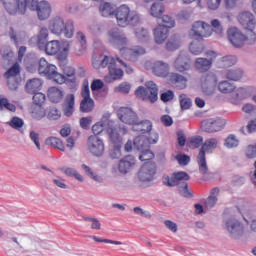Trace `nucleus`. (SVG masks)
Masks as SVG:
<instances>
[{"label":"nucleus","mask_w":256,"mask_h":256,"mask_svg":"<svg viewBox=\"0 0 256 256\" xmlns=\"http://www.w3.org/2000/svg\"><path fill=\"white\" fill-rule=\"evenodd\" d=\"M163 11H165L163 3L155 2L150 9V15H152V17H161L163 15Z\"/></svg>","instance_id":"79ce46f5"},{"label":"nucleus","mask_w":256,"mask_h":256,"mask_svg":"<svg viewBox=\"0 0 256 256\" xmlns=\"http://www.w3.org/2000/svg\"><path fill=\"white\" fill-rule=\"evenodd\" d=\"M109 75L114 81L123 77V70H121V68H117V60H112L109 64Z\"/></svg>","instance_id":"2f4dec72"},{"label":"nucleus","mask_w":256,"mask_h":256,"mask_svg":"<svg viewBox=\"0 0 256 256\" xmlns=\"http://www.w3.org/2000/svg\"><path fill=\"white\" fill-rule=\"evenodd\" d=\"M232 97L235 101H241L242 99H245V97H247V88L240 87L234 89L232 92Z\"/></svg>","instance_id":"8fccbe9b"},{"label":"nucleus","mask_w":256,"mask_h":256,"mask_svg":"<svg viewBox=\"0 0 256 256\" xmlns=\"http://www.w3.org/2000/svg\"><path fill=\"white\" fill-rule=\"evenodd\" d=\"M238 21L244 29H247L248 31H255L256 27V21L255 16L251 12H242L238 16Z\"/></svg>","instance_id":"412c9836"},{"label":"nucleus","mask_w":256,"mask_h":256,"mask_svg":"<svg viewBox=\"0 0 256 256\" xmlns=\"http://www.w3.org/2000/svg\"><path fill=\"white\" fill-rule=\"evenodd\" d=\"M91 123H93V117L88 116V117H82L80 119V127L82 129H89L91 127Z\"/></svg>","instance_id":"338daca9"},{"label":"nucleus","mask_w":256,"mask_h":256,"mask_svg":"<svg viewBox=\"0 0 256 256\" xmlns=\"http://www.w3.org/2000/svg\"><path fill=\"white\" fill-rule=\"evenodd\" d=\"M76 39L80 44L82 51H85L87 49V36H85L83 32L78 31L76 33Z\"/></svg>","instance_id":"4d7b16f0"},{"label":"nucleus","mask_w":256,"mask_h":256,"mask_svg":"<svg viewBox=\"0 0 256 256\" xmlns=\"http://www.w3.org/2000/svg\"><path fill=\"white\" fill-rule=\"evenodd\" d=\"M181 44V36H179L178 34H174L166 42V49L167 51H177V49L181 47Z\"/></svg>","instance_id":"c756f323"},{"label":"nucleus","mask_w":256,"mask_h":256,"mask_svg":"<svg viewBox=\"0 0 256 256\" xmlns=\"http://www.w3.org/2000/svg\"><path fill=\"white\" fill-rule=\"evenodd\" d=\"M49 31L54 35H64L67 39H71L75 33V25L73 20H64L60 16L52 18L49 22Z\"/></svg>","instance_id":"f03ea898"},{"label":"nucleus","mask_w":256,"mask_h":256,"mask_svg":"<svg viewBox=\"0 0 256 256\" xmlns=\"http://www.w3.org/2000/svg\"><path fill=\"white\" fill-rule=\"evenodd\" d=\"M117 115L120 121L126 125H133V123H137V119L139 118L137 113H135V111L129 107H121L118 110Z\"/></svg>","instance_id":"f3484780"},{"label":"nucleus","mask_w":256,"mask_h":256,"mask_svg":"<svg viewBox=\"0 0 256 256\" xmlns=\"http://www.w3.org/2000/svg\"><path fill=\"white\" fill-rule=\"evenodd\" d=\"M211 65H213V62L207 58H197L195 61V67L198 71H209Z\"/></svg>","instance_id":"f704fd0d"},{"label":"nucleus","mask_w":256,"mask_h":256,"mask_svg":"<svg viewBox=\"0 0 256 256\" xmlns=\"http://www.w3.org/2000/svg\"><path fill=\"white\" fill-rule=\"evenodd\" d=\"M61 171H63V173H65L67 177H75L77 181H80V182L85 181V178H83V176L79 174V172H77L74 168L64 167L61 169Z\"/></svg>","instance_id":"37998d69"},{"label":"nucleus","mask_w":256,"mask_h":256,"mask_svg":"<svg viewBox=\"0 0 256 256\" xmlns=\"http://www.w3.org/2000/svg\"><path fill=\"white\" fill-rule=\"evenodd\" d=\"M65 93L58 87H50L48 89V98L52 103H61Z\"/></svg>","instance_id":"c85d7f7f"},{"label":"nucleus","mask_w":256,"mask_h":256,"mask_svg":"<svg viewBox=\"0 0 256 256\" xmlns=\"http://www.w3.org/2000/svg\"><path fill=\"white\" fill-rule=\"evenodd\" d=\"M135 95L143 101L155 103V101L159 99V88H157V84L153 81H148L145 83V87L139 86L138 89H136Z\"/></svg>","instance_id":"0eeeda50"},{"label":"nucleus","mask_w":256,"mask_h":256,"mask_svg":"<svg viewBox=\"0 0 256 256\" xmlns=\"http://www.w3.org/2000/svg\"><path fill=\"white\" fill-rule=\"evenodd\" d=\"M174 67L179 73L189 71L191 69V58H189V54L185 51H180L174 62Z\"/></svg>","instance_id":"6ab92c4d"},{"label":"nucleus","mask_w":256,"mask_h":256,"mask_svg":"<svg viewBox=\"0 0 256 256\" xmlns=\"http://www.w3.org/2000/svg\"><path fill=\"white\" fill-rule=\"evenodd\" d=\"M119 131L125 135L127 133V127L117 125L114 121H107V133L112 145H123V138L119 134Z\"/></svg>","instance_id":"9d476101"},{"label":"nucleus","mask_w":256,"mask_h":256,"mask_svg":"<svg viewBox=\"0 0 256 256\" xmlns=\"http://www.w3.org/2000/svg\"><path fill=\"white\" fill-rule=\"evenodd\" d=\"M114 148L110 153V156L112 159H120L121 157V147H123V144H116L113 145Z\"/></svg>","instance_id":"69168bd1"},{"label":"nucleus","mask_w":256,"mask_h":256,"mask_svg":"<svg viewBox=\"0 0 256 256\" xmlns=\"http://www.w3.org/2000/svg\"><path fill=\"white\" fill-rule=\"evenodd\" d=\"M132 130L136 133H141V135L151 133V131H153V122L150 120H142L139 122L138 118L137 121L132 124Z\"/></svg>","instance_id":"b1692460"},{"label":"nucleus","mask_w":256,"mask_h":256,"mask_svg":"<svg viewBox=\"0 0 256 256\" xmlns=\"http://www.w3.org/2000/svg\"><path fill=\"white\" fill-rule=\"evenodd\" d=\"M62 70L64 73L62 75L65 77V81H67V77H70L71 83H75V68L71 66H63Z\"/></svg>","instance_id":"603ef678"},{"label":"nucleus","mask_w":256,"mask_h":256,"mask_svg":"<svg viewBox=\"0 0 256 256\" xmlns=\"http://www.w3.org/2000/svg\"><path fill=\"white\" fill-rule=\"evenodd\" d=\"M38 71L40 75L53 79L59 85L65 83V76L57 72V66L50 64L45 58L40 59Z\"/></svg>","instance_id":"39448f33"},{"label":"nucleus","mask_w":256,"mask_h":256,"mask_svg":"<svg viewBox=\"0 0 256 256\" xmlns=\"http://www.w3.org/2000/svg\"><path fill=\"white\" fill-rule=\"evenodd\" d=\"M46 145H50L51 147H55V149H59V151H65V145H63V141L57 137H49L46 139Z\"/></svg>","instance_id":"58836bf2"},{"label":"nucleus","mask_w":256,"mask_h":256,"mask_svg":"<svg viewBox=\"0 0 256 256\" xmlns=\"http://www.w3.org/2000/svg\"><path fill=\"white\" fill-rule=\"evenodd\" d=\"M215 87H217V75L209 72L202 79V90L205 95H213L215 93Z\"/></svg>","instance_id":"aec40b11"},{"label":"nucleus","mask_w":256,"mask_h":256,"mask_svg":"<svg viewBox=\"0 0 256 256\" xmlns=\"http://www.w3.org/2000/svg\"><path fill=\"white\" fill-rule=\"evenodd\" d=\"M152 71L156 77H167L169 75V65L167 62L156 61L153 64Z\"/></svg>","instance_id":"393cba45"},{"label":"nucleus","mask_w":256,"mask_h":256,"mask_svg":"<svg viewBox=\"0 0 256 256\" xmlns=\"http://www.w3.org/2000/svg\"><path fill=\"white\" fill-rule=\"evenodd\" d=\"M5 9L10 15H25L27 0H2Z\"/></svg>","instance_id":"ddd939ff"},{"label":"nucleus","mask_w":256,"mask_h":256,"mask_svg":"<svg viewBox=\"0 0 256 256\" xmlns=\"http://www.w3.org/2000/svg\"><path fill=\"white\" fill-rule=\"evenodd\" d=\"M33 103L34 105H38V107H41V105H43V103H45V94L41 93V92H35L33 94Z\"/></svg>","instance_id":"052dcab7"},{"label":"nucleus","mask_w":256,"mask_h":256,"mask_svg":"<svg viewBox=\"0 0 256 256\" xmlns=\"http://www.w3.org/2000/svg\"><path fill=\"white\" fill-rule=\"evenodd\" d=\"M135 37L140 43H145V41H149V31L145 28H137L135 30Z\"/></svg>","instance_id":"c03bdc74"},{"label":"nucleus","mask_w":256,"mask_h":256,"mask_svg":"<svg viewBox=\"0 0 256 256\" xmlns=\"http://www.w3.org/2000/svg\"><path fill=\"white\" fill-rule=\"evenodd\" d=\"M235 89V84L229 82L228 80L221 81L218 84V91H220V93H223L224 95H229L233 93Z\"/></svg>","instance_id":"473e14b6"},{"label":"nucleus","mask_w":256,"mask_h":256,"mask_svg":"<svg viewBox=\"0 0 256 256\" xmlns=\"http://www.w3.org/2000/svg\"><path fill=\"white\" fill-rule=\"evenodd\" d=\"M82 169L85 171L86 175L90 177V179H93V181H96V183H103V177L95 174L91 167H89L87 164L81 165Z\"/></svg>","instance_id":"ea45409f"},{"label":"nucleus","mask_w":256,"mask_h":256,"mask_svg":"<svg viewBox=\"0 0 256 256\" xmlns=\"http://www.w3.org/2000/svg\"><path fill=\"white\" fill-rule=\"evenodd\" d=\"M41 87H43V82L39 78H33L27 81L25 85V90L33 95L34 93H38L41 91Z\"/></svg>","instance_id":"cd10ccee"},{"label":"nucleus","mask_w":256,"mask_h":256,"mask_svg":"<svg viewBox=\"0 0 256 256\" xmlns=\"http://www.w3.org/2000/svg\"><path fill=\"white\" fill-rule=\"evenodd\" d=\"M134 147L138 149V151H143L145 149V138L142 136H138L134 139L133 142Z\"/></svg>","instance_id":"e2e57ef3"},{"label":"nucleus","mask_w":256,"mask_h":256,"mask_svg":"<svg viewBox=\"0 0 256 256\" xmlns=\"http://www.w3.org/2000/svg\"><path fill=\"white\" fill-rule=\"evenodd\" d=\"M49 37V30L42 28L38 34V45H44L45 40Z\"/></svg>","instance_id":"680f3d73"},{"label":"nucleus","mask_w":256,"mask_h":256,"mask_svg":"<svg viewBox=\"0 0 256 256\" xmlns=\"http://www.w3.org/2000/svg\"><path fill=\"white\" fill-rule=\"evenodd\" d=\"M189 179H191V176L187 172H174L171 177H163V185H166V187H177L183 183L181 181H189Z\"/></svg>","instance_id":"4468645a"},{"label":"nucleus","mask_w":256,"mask_h":256,"mask_svg":"<svg viewBox=\"0 0 256 256\" xmlns=\"http://www.w3.org/2000/svg\"><path fill=\"white\" fill-rule=\"evenodd\" d=\"M178 191L182 197L191 198L193 193L189 190V184L187 182H182L178 185Z\"/></svg>","instance_id":"49530a36"},{"label":"nucleus","mask_w":256,"mask_h":256,"mask_svg":"<svg viewBox=\"0 0 256 256\" xmlns=\"http://www.w3.org/2000/svg\"><path fill=\"white\" fill-rule=\"evenodd\" d=\"M155 173H157V166H155V163L146 162L138 172V179L142 183H151V181L155 179Z\"/></svg>","instance_id":"f8f14e48"},{"label":"nucleus","mask_w":256,"mask_h":256,"mask_svg":"<svg viewBox=\"0 0 256 256\" xmlns=\"http://www.w3.org/2000/svg\"><path fill=\"white\" fill-rule=\"evenodd\" d=\"M170 81L171 83H180L181 84V89H185V85L187 83V79L184 78L183 75L177 74V73H171L170 74Z\"/></svg>","instance_id":"de8ad7c7"},{"label":"nucleus","mask_w":256,"mask_h":256,"mask_svg":"<svg viewBox=\"0 0 256 256\" xmlns=\"http://www.w3.org/2000/svg\"><path fill=\"white\" fill-rule=\"evenodd\" d=\"M222 228L233 241H239L245 236V225L236 218L224 220Z\"/></svg>","instance_id":"20e7f679"},{"label":"nucleus","mask_w":256,"mask_h":256,"mask_svg":"<svg viewBox=\"0 0 256 256\" xmlns=\"http://www.w3.org/2000/svg\"><path fill=\"white\" fill-rule=\"evenodd\" d=\"M180 107L182 111H187V109H191L192 101L185 94L179 95Z\"/></svg>","instance_id":"3c124183"},{"label":"nucleus","mask_w":256,"mask_h":256,"mask_svg":"<svg viewBox=\"0 0 256 256\" xmlns=\"http://www.w3.org/2000/svg\"><path fill=\"white\" fill-rule=\"evenodd\" d=\"M47 118L50 121H57L58 119H61V112L56 107H50L48 109Z\"/></svg>","instance_id":"5fc2aeb1"},{"label":"nucleus","mask_w":256,"mask_h":256,"mask_svg":"<svg viewBox=\"0 0 256 256\" xmlns=\"http://www.w3.org/2000/svg\"><path fill=\"white\" fill-rule=\"evenodd\" d=\"M167 37H169V29H167V27L158 25L154 29V40L158 45L165 43Z\"/></svg>","instance_id":"a878e982"},{"label":"nucleus","mask_w":256,"mask_h":256,"mask_svg":"<svg viewBox=\"0 0 256 256\" xmlns=\"http://www.w3.org/2000/svg\"><path fill=\"white\" fill-rule=\"evenodd\" d=\"M87 151L93 157H103L105 155V142L97 135H90L86 143Z\"/></svg>","instance_id":"1a4fd4ad"},{"label":"nucleus","mask_w":256,"mask_h":256,"mask_svg":"<svg viewBox=\"0 0 256 256\" xmlns=\"http://www.w3.org/2000/svg\"><path fill=\"white\" fill-rule=\"evenodd\" d=\"M219 195V188H213L211 190L210 196L205 201V207L207 209H213L217 203V196Z\"/></svg>","instance_id":"e433bc0d"},{"label":"nucleus","mask_w":256,"mask_h":256,"mask_svg":"<svg viewBox=\"0 0 256 256\" xmlns=\"http://www.w3.org/2000/svg\"><path fill=\"white\" fill-rule=\"evenodd\" d=\"M133 165H135V157L128 155L120 160L118 169L120 173H129L133 168Z\"/></svg>","instance_id":"bb28decb"},{"label":"nucleus","mask_w":256,"mask_h":256,"mask_svg":"<svg viewBox=\"0 0 256 256\" xmlns=\"http://www.w3.org/2000/svg\"><path fill=\"white\" fill-rule=\"evenodd\" d=\"M103 86H104L103 81L99 79H96L92 82L91 89L94 97H97V94L99 93V91H101V89H103Z\"/></svg>","instance_id":"13d9d810"},{"label":"nucleus","mask_w":256,"mask_h":256,"mask_svg":"<svg viewBox=\"0 0 256 256\" xmlns=\"http://www.w3.org/2000/svg\"><path fill=\"white\" fill-rule=\"evenodd\" d=\"M82 100L80 102V111L82 113H91L95 109V101L91 98V91L89 85H86L81 93Z\"/></svg>","instance_id":"2eb2a0df"},{"label":"nucleus","mask_w":256,"mask_h":256,"mask_svg":"<svg viewBox=\"0 0 256 256\" xmlns=\"http://www.w3.org/2000/svg\"><path fill=\"white\" fill-rule=\"evenodd\" d=\"M6 125L11 127L12 129H15L16 131H21L23 129V126L25 125V121L23 118H19V116H13L10 121L6 122Z\"/></svg>","instance_id":"c9c22d12"},{"label":"nucleus","mask_w":256,"mask_h":256,"mask_svg":"<svg viewBox=\"0 0 256 256\" xmlns=\"http://www.w3.org/2000/svg\"><path fill=\"white\" fill-rule=\"evenodd\" d=\"M161 21L163 23V24H161L162 27H166V29H173V27H175V19H173L169 15H164L161 18Z\"/></svg>","instance_id":"6e6d98bb"},{"label":"nucleus","mask_w":256,"mask_h":256,"mask_svg":"<svg viewBox=\"0 0 256 256\" xmlns=\"http://www.w3.org/2000/svg\"><path fill=\"white\" fill-rule=\"evenodd\" d=\"M107 121H113V120L106 119L105 121L97 122L96 124H94L92 126V132L94 133L93 135H97V137H99V135L103 133L104 129H106L107 131Z\"/></svg>","instance_id":"a18cd8bd"},{"label":"nucleus","mask_w":256,"mask_h":256,"mask_svg":"<svg viewBox=\"0 0 256 256\" xmlns=\"http://www.w3.org/2000/svg\"><path fill=\"white\" fill-rule=\"evenodd\" d=\"M189 50L193 55H201L203 53V44L192 42Z\"/></svg>","instance_id":"bf43d9fd"},{"label":"nucleus","mask_w":256,"mask_h":256,"mask_svg":"<svg viewBox=\"0 0 256 256\" xmlns=\"http://www.w3.org/2000/svg\"><path fill=\"white\" fill-rule=\"evenodd\" d=\"M99 11L102 17H111V15H115L119 27H127L128 25L135 26L141 21L139 13L131 10V8L125 4L119 6L115 10L111 3L103 2L100 4Z\"/></svg>","instance_id":"f257e3e1"},{"label":"nucleus","mask_w":256,"mask_h":256,"mask_svg":"<svg viewBox=\"0 0 256 256\" xmlns=\"http://www.w3.org/2000/svg\"><path fill=\"white\" fill-rule=\"evenodd\" d=\"M210 27L211 29L214 28V31L217 33V35H221V33H223V26H221V22L218 19L212 20Z\"/></svg>","instance_id":"0e129e2a"},{"label":"nucleus","mask_w":256,"mask_h":256,"mask_svg":"<svg viewBox=\"0 0 256 256\" xmlns=\"http://www.w3.org/2000/svg\"><path fill=\"white\" fill-rule=\"evenodd\" d=\"M21 73V67L19 63H15L7 72H5L4 77L6 79H11V77H17Z\"/></svg>","instance_id":"09e8293b"},{"label":"nucleus","mask_w":256,"mask_h":256,"mask_svg":"<svg viewBox=\"0 0 256 256\" xmlns=\"http://www.w3.org/2000/svg\"><path fill=\"white\" fill-rule=\"evenodd\" d=\"M246 157L248 159H255L256 157V147L255 145H249L246 149Z\"/></svg>","instance_id":"774afa93"},{"label":"nucleus","mask_w":256,"mask_h":256,"mask_svg":"<svg viewBox=\"0 0 256 256\" xmlns=\"http://www.w3.org/2000/svg\"><path fill=\"white\" fill-rule=\"evenodd\" d=\"M11 111V113H15L17 111V106L15 104H11L9 99L0 97V111Z\"/></svg>","instance_id":"a19ab883"},{"label":"nucleus","mask_w":256,"mask_h":256,"mask_svg":"<svg viewBox=\"0 0 256 256\" xmlns=\"http://www.w3.org/2000/svg\"><path fill=\"white\" fill-rule=\"evenodd\" d=\"M45 51L47 55H57L61 51V42L52 40L45 44Z\"/></svg>","instance_id":"7c9ffc66"},{"label":"nucleus","mask_w":256,"mask_h":256,"mask_svg":"<svg viewBox=\"0 0 256 256\" xmlns=\"http://www.w3.org/2000/svg\"><path fill=\"white\" fill-rule=\"evenodd\" d=\"M218 143L219 141L216 138H210L205 140V142L202 144V147L197 156L199 173H201V175H207V172L209 171V166H207V158L205 157V154L215 151V149H217Z\"/></svg>","instance_id":"7ed1b4c3"},{"label":"nucleus","mask_w":256,"mask_h":256,"mask_svg":"<svg viewBox=\"0 0 256 256\" xmlns=\"http://www.w3.org/2000/svg\"><path fill=\"white\" fill-rule=\"evenodd\" d=\"M226 124L227 121L222 118L208 119L202 122V129L206 133H217V131H221Z\"/></svg>","instance_id":"dca6fc26"},{"label":"nucleus","mask_w":256,"mask_h":256,"mask_svg":"<svg viewBox=\"0 0 256 256\" xmlns=\"http://www.w3.org/2000/svg\"><path fill=\"white\" fill-rule=\"evenodd\" d=\"M211 35H213V28L203 21L194 22L189 31V37H191V39H196V41L211 37Z\"/></svg>","instance_id":"6e6552de"},{"label":"nucleus","mask_w":256,"mask_h":256,"mask_svg":"<svg viewBox=\"0 0 256 256\" xmlns=\"http://www.w3.org/2000/svg\"><path fill=\"white\" fill-rule=\"evenodd\" d=\"M243 69L241 68H234L227 70L226 72V79H229V81H240V79H243Z\"/></svg>","instance_id":"72a5a7b5"},{"label":"nucleus","mask_w":256,"mask_h":256,"mask_svg":"<svg viewBox=\"0 0 256 256\" xmlns=\"http://www.w3.org/2000/svg\"><path fill=\"white\" fill-rule=\"evenodd\" d=\"M62 111L65 117H72L73 113H75V95L68 94L63 103H62Z\"/></svg>","instance_id":"5701e85b"},{"label":"nucleus","mask_w":256,"mask_h":256,"mask_svg":"<svg viewBox=\"0 0 256 256\" xmlns=\"http://www.w3.org/2000/svg\"><path fill=\"white\" fill-rule=\"evenodd\" d=\"M120 54L127 61L135 62L141 55H145V49L141 46H135L133 48H120Z\"/></svg>","instance_id":"a211bd4d"},{"label":"nucleus","mask_w":256,"mask_h":256,"mask_svg":"<svg viewBox=\"0 0 256 256\" xmlns=\"http://www.w3.org/2000/svg\"><path fill=\"white\" fill-rule=\"evenodd\" d=\"M235 63H237V57H235L233 55L224 56L219 61L220 67H222L224 69L227 67H233V65H235Z\"/></svg>","instance_id":"4c0bfd02"},{"label":"nucleus","mask_w":256,"mask_h":256,"mask_svg":"<svg viewBox=\"0 0 256 256\" xmlns=\"http://www.w3.org/2000/svg\"><path fill=\"white\" fill-rule=\"evenodd\" d=\"M228 41L235 47V49H241L245 47V41H247V36L241 33L237 27H231L227 30Z\"/></svg>","instance_id":"9b49d317"},{"label":"nucleus","mask_w":256,"mask_h":256,"mask_svg":"<svg viewBox=\"0 0 256 256\" xmlns=\"http://www.w3.org/2000/svg\"><path fill=\"white\" fill-rule=\"evenodd\" d=\"M108 40L112 45H127V37L121 33L119 28H112L108 31Z\"/></svg>","instance_id":"4be33fe9"},{"label":"nucleus","mask_w":256,"mask_h":256,"mask_svg":"<svg viewBox=\"0 0 256 256\" xmlns=\"http://www.w3.org/2000/svg\"><path fill=\"white\" fill-rule=\"evenodd\" d=\"M25 5V13H27V9L30 11H36L38 15V19L40 21H45V19H49L51 17V4L49 2L43 0H26Z\"/></svg>","instance_id":"423d86ee"},{"label":"nucleus","mask_w":256,"mask_h":256,"mask_svg":"<svg viewBox=\"0 0 256 256\" xmlns=\"http://www.w3.org/2000/svg\"><path fill=\"white\" fill-rule=\"evenodd\" d=\"M225 147L228 149H233L234 147H238L239 145V140L237 137L233 134H230L226 139L224 143Z\"/></svg>","instance_id":"864d4df0"}]
</instances>
